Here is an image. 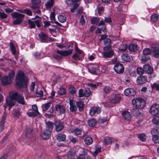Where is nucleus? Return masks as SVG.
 Masks as SVG:
<instances>
[{
	"label": "nucleus",
	"instance_id": "f257e3e1",
	"mask_svg": "<svg viewBox=\"0 0 159 159\" xmlns=\"http://www.w3.org/2000/svg\"><path fill=\"white\" fill-rule=\"evenodd\" d=\"M28 78L25 76L24 73L21 70L18 71L16 77V83L20 88H26Z\"/></svg>",
	"mask_w": 159,
	"mask_h": 159
},
{
	"label": "nucleus",
	"instance_id": "f03ea898",
	"mask_svg": "<svg viewBox=\"0 0 159 159\" xmlns=\"http://www.w3.org/2000/svg\"><path fill=\"white\" fill-rule=\"evenodd\" d=\"M36 18H37V20H34V18L28 20V22L29 24V27L30 28H34L35 27L36 25L38 27L40 26V22L41 21V18L38 16H35Z\"/></svg>",
	"mask_w": 159,
	"mask_h": 159
},
{
	"label": "nucleus",
	"instance_id": "7ed1b4c3",
	"mask_svg": "<svg viewBox=\"0 0 159 159\" xmlns=\"http://www.w3.org/2000/svg\"><path fill=\"white\" fill-rule=\"evenodd\" d=\"M132 103L134 107L139 108V109L143 108L145 106L144 101L140 98L133 99Z\"/></svg>",
	"mask_w": 159,
	"mask_h": 159
},
{
	"label": "nucleus",
	"instance_id": "20e7f679",
	"mask_svg": "<svg viewBox=\"0 0 159 159\" xmlns=\"http://www.w3.org/2000/svg\"><path fill=\"white\" fill-rule=\"evenodd\" d=\"M11 16L13 18H16L13 23L15 25H18L22 23V18L24 17V15L17 12H14L11 14Z\"/></svg>",
	"mask_w": 159,
	"mask_h": 159
},
{
	"label": "nucleus",
	"instance_id": "39448f33",
	"mask_svg": "<svg viewBox=\"0 0 159 159\" xmlns=\"http://www.w3.org/2000/svg\"><path fill=\"white\" fill-rule=\"evenodd\" d=\"M12 97L15 101H17L19 103L23 105L25 104L24 97L21 94H19L17 92L13 93L12 94Z\"/></svg>",
	"mask_w": 159,
	"mask_h": 159
},
{
	"label": "nucleus",
	"instance_id": "423d86ee",
	"mask_svg": "<svg viewBox=\"0 0 159 159\" xmlns=\"http://www.w3.org/2000/svg\"><path fill=\"white\" fill-rule=\"evenodd\" d=\"M149 112L151 115L155 116L159 112V104L155 103L151 107Z\"/></svg>",
	"mask_w": 159,
	"mask_h": 159
},
{
	"label": "nucleus",
	"instance_id": "0eeeda50",
	"mask_svg": "<svg viewBox=\"0 0 159 159\" xmlns=\"http://www.w3.org/2000/svg\"><path fill=\"white\" fill-rule=\"evenodd\" d=\"M115 71L120 74L122 73L124 71V67L123 65L120 63H117L114 67Z\"/></svg>",
	"mask_w": 159,
	"mask_h": 159
},
{
	"label": "nucleus",
	"instance_id": "6e6552de",
	"mask_svg": "<svg viewBox=\"0 0 159 159\" xmlns=\"http://www.w3.org/2000/svg\"><path fill=\"white\" fill-rule=\"evenodd\" d=\"M6 103L8 106L12 107L15 105L16 103L15 99H14L12 97V94L9 93V96L7 97L6 99Z\"/></svg>",
	"mask_w": 159,
	"mask_h": 159
},
{
	"label": "nucleus",
	"instance_id": "1a4fd4ad",
	"mask_svg": "<svg viewBox=\"0 0 159 159\" xmlns=\"http://www.w3.org/2000/svg\"><path fill=\"white\" fill-rule=\"evenodd\" d=\"M55 109L56 111L60 114H63L65 111V107L63 105L60 104H57L55 105Z\"/></svg>",
	"mask_w": 159,
	"mask_h": 159
},
{
	"label": "nucleus",
	"instance_id": "9d476101",
	"mask_svg": "<svg viewBox=\"0 0 159 159\" xmlns=\"http://www.w3.org/2000/svg\"><path fill=\"white\" fill-rule=\"evenodd\" d=\"M55 129L57 131H61L64 127V124L60 120H57L55 122Z\"/></svg>",
	"mask_w": 159,
	"mask_h": 159
},
{
	"label": "nucleus",
	"instance_id": "9b49d317",
	"mask_svg": "<svg viewBox=\"0 0 159 159\" xmlns=\"http://www.w3.org/2000/svg\"><path fill=\"white\" fill-rule=\"evenodd\" d=\"M101 109L99 107H93L89 111V114L91 116L97 115L101 112Z\"/></svg>",
	"mask_w": 159,
	"mask_h": 159
},
{
	"label": "nucleus",
	"instance_id": "f8f14e48",
	"mask_svg": "<svg viewBox=\"0 0 159 159\" xmlns=\"http://www.w3.org/2000/svg\"><path fill=\"white\" fill-rule=\"evenodd\" d=\"M73 50L70 49L67 50H58L57 52L63 56H68L72 53Z\"/></svg>",
	"mask_w": 159,
	"mask_h": 159
},
{
	"label": "nucleus",
	"instance_id": "ddd939ff",
	"mask_svg": "<svg viewBox=\"0 0 159 159\" xmlns=\"http://www.w3.org/2000/svg\"><path fill=\"white\" fill-rule=\"evenodd\" d=\"M52 130L45 129L43 131V134L41 135V138L43 139L47 140L51 136Z\"/></svg>",
	"mask_w": 159,
	"mask_h": 159
},
{
	"label": "nucleus",
	"instance_id": "4468645a",
	"mask_svg": "<svg viewBox=\"0 0 159 159\" xmlns=\"http://www.w3.org/2000/svg\"><path fill=\"white\" fill-rule=\"evenodd\" d=\"M124 93L126 96H133L135 95L136 92L134 89H127L124 91Z\"/></svg>",
	"mask_w": 159,
	"mask_h": 159
},
{
	"label": "nucleus",
	"instance_id": "2eb2a0df",
	"mask_svg": "<svg viewBox=\"0 0 159 159\" xmlns=\"http://www.w3.org/2000/svg\"><path fill=\"white\" fill-rule=\"evenodd\" d=\"M137 82L139 84H142L147 81V79L145 76L142 75L139 76L137 79Z\"/></svg>",
	"mask_w": 159,
	"mask_h": 159
},
{
	"label": "nucleus",
	"instance_id": "dca6fc26",
	"mask_svg": "<svg viewBox=\"0 0 159 159\" xmlns=\"http://www.w3.org/2000/svg\"><path fill=\"white\" fill-rule=\"evenodd\" d=\"M40 41L42 42H46L48 40V37L46 34L43 32H41L38 35Z\"/></svg>",
	"mask_w": 159,
	"mask_h": 159
},
{
	"label": "nucleus",
	"instance_id": "f3484780",
	"mask_svg": "<svg viewBox=\"0 0 159 159\" xmlns=\"http://www.w3.org/2000/svg\"><path fill=\"white\" fill-rule=\"evenodd\" d=\"M143 69L144 71L148 74H151L153 71L152 67L148 64H145L144 66Z\"/></svg>",
	"mask_w": 159,
	"mask_h": 159
},
{
	"label": "nucleus",
	"instance_id": "a211bd4d",
	"mask_svg": "<svg viewBox=\"0 0 159 159\" xmlns=\"http://www.w3.org/2000/svg\"><path fill=\"white\" fill-rule=\"evenodd\" d=\"M114 54V52L112 50L109 52H104L102 53L103 57L105 58H111Z\"/></svg>",
	"mask_w": 159,
	"mask_h": 159
},
{
	"label": "nucleus",
	"instance_id": "6ab92c4d",
	"mask_svg": "<svg viewBox=\"0 0 159 159\" xmlns=\"http://www.w3.org/2000/svg\"><path fill=\"white\" fill-rule=\"evenodd\" d=\"M11 82L12 80L7 76H4L2 79V83L4 85L9 84L11 83Z\"/></svg>",
	"mask_w": 159,
	"mask_h": 159
},
{
	"label": "nucleus",
	"instance_id": "aec40b11",
	"mask_svg": "<svg viewBox=\"0 0 159 159\" xmlns=\"http://www.w3.org/2000/svg\"><path fill=\"white\" fill-rule=\"evenodd\" d=\"M70 111L72 112H75L77 109L75 103L73 101L70 100Z\"/></svg>",
	"mask_w": 159,
	"mask_h": 159
},
{
	"label": "nucleus",
	"instance_id": "412c9836",
	"mask_svg": "<svg viewBox=\"0 0 159 159\" xmlns=\"http://www.w3.org/2000/svg\"><path fill=\"white\" fill-rule=\"evenodd\" d=\"M6 118V114L5 112H4L2 116V120L0 122V129L1 131H2L4 129V127L5 122Z\"/></svg>",
	"mask_w": 159,
	"mask_h": 159
},
{
	"label": "nucleus",
	"instance_id": "4be33fe9",
	"mask_svg": "<svg viewBox=\"0 0 159 159\" xmlns=\"http://www.w3.org/2000/svg\"><path fill=\"white\" fill-rule=\"evenodd\" d=\"M33 129L31 128H28L26 129L25 136L27 138H30L33 135Z\"/></svg>",
	"mask_w": 159,
	"mask_h": 159
},
{
	"label": "nucleus",
	"instance_id": "5701e85b",
	"mask_svg": "<svg viewBox=\"0 0 159 159\" xmlns=\"http://www.w3.org/2000/svg\"><path fill=\"white\" fill-rule=\"evenodd\" d=\"M123 117L125 120H129L131 118V116L129 112L127 111H125L122 113Z\"/></svg>",
	"mask_w": 159,
	"mask_h": 159
},
{
	"label": "nucleus",
	"instance_id": "b1692460",
	"mask_svg": "<svg viewBox=\"0 0 159 159\" xmlns=\"http://www.w3.org/2000/svg\"><path fill=\"white\" fill-rule=\"evenodd\" d=\"M120 97L119 94L116 95L114 98L111 100V102L113 103H116L119 102L120 99Z\"/></svg>",
	"mask_w": 159,
	"mask_h": 159
},
{
	"label": "nucleus",
	"instance_id": "393cba45",
	"mask_svg": "<svg viewBox=\"0 0 159 159\" xmlns=\"http://www.w3.org/2000/svg\"><path fill=\"white\" fill-rule=\"evenodd\" d=\"M138 47L137 45L134 44H130L129 45L128 48L130 52H134L138 50Z\"/></svg>",
	"mask_w": 159,
	"mask_h": 159
},
{
	"label": "nucleus",
	"instance_id": "a878e982",
	"mask_svg": "<svg viewBox=\"0 0 159 159\" xmlns=\"http://www.w3.org/2000/svg\"><path fill=\"white\" fill-rule=\"evenodd\" d=\"M97 123V121L94 119H90L88 121V124L89 126L91 127L95 126Z\"/></svg>",
	"mask_w": 159,
	"mask_h": 159
},
{
	"label": "nucleus",
	"instance_id": "bb28decb",
	"mask_svg": "<svg viewBox=\"0 0 159 159\" xmlns=\"http://www.w3.org/2000/svg\"><path fill=\"white\" fill-rule=\"evenodd\" d=\"M76 152L75 150H70L67 153V157L70 159H73L75 158Z\"/></svg>",
	"mask_w": 159,
	"mask_h": 159
},
{
	"label": "nucleus",
	"instance_id": "cd10ccee",
	"mask_svg": "<svg viewBox=\"0 0 159 159\" xmlns=\"http://www.w3.org/2000/svg\"><path fill=\"white\" fill-rule=\"evenodd\" d=\"M66 136L65 134H60L57 135V139L59 142L64 141L65 140Z\"/></svg>",
	"mask_w": 159,
	"mask_h": 159
},
{
	"label": "nucleus",
	"instance_id": "c85d7f7f",
	"mask_svg": "<svg viewBox=\"0 0 159 159\" xmlns=\"http://www.w3.org/2000/svg\"><path fill=\"white\" fill-rule=\"evenodd\" d=\"M50 19L51 20V22H52V21H53V22L57 24V25L59 26H61V24L58 23L57 21H56L55 20V13L54 12H52L51 13L50 15Z\"/></svg>",
	"mask_w": 159,
	"mask_h": 159
},
{
	"label": "nucleus",
	"instance_id": "c756f323",
	"mask_svg": "<svg viewBox=\"0 0 159 159\" xmlns=\"http://www.w3.org/2000/svg\"><path fill=\"white\" fill-rule=\"evenodd\" d=\"M152 122L154 124L157 125L158 128H159V116H155L152 120Z\"/></svg>",
	"mask_w": 159,
	"mask_h": 159
},
{
	"label": "nucleus",
	"instance_id": "7c9ffc66",
	"mask_svg": "<svg viewBox=\"0 0 159 159\" xmlns=\"http://www.w3.org/2000/svg\"><path fill=\"white\" fill-rule=\"evenodd\" d=\"M139 108L135 107L132 110L133 115L135 116H139L140 115V112L139 111Z\"/></svg>",
	"mask_w": 159,
	"mask_h": 159
},
{
	"label": "nucleus",
	"instance_id": "2f4dec72",
	"mask_svg": "<svg viewBox=\"0 0 159 159\" xmlns=\"http://www.w3.org/2000/svg\"><path fill=\"white\" fill-rule=\"evenodd\" d=\"M76 105L80 111H81L83 110L84 105L83 102L81 101L77 102H76Z\"/></svg>",
	"mask_w": 159,
	"mask_h": 159
},
{
	"label": "nucleus",
	"instance_id": "473e14b6",
	"mask_svg": "<svg viewBox=\"0 0 159 159\" xmlns=\"http://www.w3.org/2000/svg\"><path fill=\"white\" fill-rule=\"evenodd\" d=\"M51 102H49L43 104L42 106V110L43 112L46 111L51 106Z\"/></svg>",
	"mask_w": 159,
	"mask_h": 159
},
{
	"label": "nucleus",
	"instance_id": "72a5a7b5",
	"mask_svg": "<svg viewBox=\"0 0 159 159\" xmlns=\"http://www.w3.org/2000/svg\"><path fill=\"white\" fill-rule=\"evenodd\" d=\"M85 144L87 145L91 144L93 142L92 138L90 137H86L84 140Z\"/></svg>",
	"mask_w": 159,
	"mask_h": 159
},
{
	"label": "nucleus",
	"instance_id": "f704fd0d",
	"mask_svg": "<svg viewBox=\"0 0 159 159\" xmlns=\"http://www.w3.org/2000/svg\"><path fill=\"white\" fill-rule=\"evenodd\" d=\"M53 3V0H48L45 4V6L47 9H49L52 7Z\"/></svg>",
	"mask_w": 159,
	"mask_h": 159
},
{
	"label": "nucleus",
	"instance_id": "c9c22d12",
	"mask_svg": "<svg viewBox=\"0 0 159 159\" xmlns=\"http://www.w3.org/2000/svg\"><path fill=\"white\" fill-rule=\"evenodd\" d=\"M39 114V112H30L27 113V115L30 117H34L36 116H38Z\"/></svg>",
	"mask_w": 159,
	"mask_h": 159
},
{
	"label": "nucleus",
	"instance_id": "e433bc0d",
	"mask_svg": "<svg viewBox=\"0 0 159 159\" xmlns=\"http://www.w3.org/2000/svg\"><path fill=\"white\" fill-rule=\"evenodd\" d=\"M152 55L156 58H159V49H155L152 50Z\"/></svg>",
	"mask_w": 159,
	"mask_h": 159
},
{
	"label": "nucleus",
	"instance_id": "4c0bfd02",
	"mask_svg": "<svg viewBox=\"0 0 159 159\" xmlns=\"http://www.w3.org/2000/svg\"><path fill=\"white\" fill-rule=\"evenodd\" d=\"M122 60L126 62L129 61L130 60V57L127 54H124L121 56Z\"/></svg>",
	"mask_w": 159,
	"mask_h": 159
},
{
	"label": "nucleus",
	"instance_id": "58836bf2",
	"mask_svg": "<svg viewBox=\"0 0 159 159\" xmlns=\"http://www.w3.org/2000/svg\"><path fill=\"white\" fill-rule=\"evenodd\" d=\"M112 142V140L110 138H107L104 139L103 140V144L105 146H107L111 144Z\"/></svg>",
	"mask_w": 159,
	"mask_h": 159
},
{
	"label": "nucleus",
	"instance_id": "ea45409f",
	"mask_svg": "<svg viewBox=\"0 0 159 159\" xmlns=\"http://www.w3.org/2000/svg\"><path fill=\"white\" fill-rule=\"evenodd\" d=\"M53 124L51 122L48 121L46 123V129H47L51 130H52L53 128Z\"/></svg>",
	"mask_w": 159,
	"mask_h": 159
},
{
	"label": "nucleus",
	"instance_id": "a19ab883",
	"mask_svg": "<svg viewBox=\"0 0 159 159\" xmlns=\"http://www.w3.org/2000/svg\"><path fill=\"white\" fill-rule=\"evenodd\" d=\"M111 90V88L108 86H106L103 89V91L106 94H109Z\"/></svg>",
	"mask_w": 159,
	"mask_h": 159
},
{
	"label": "nucleus",
	"instance_id": "79ce46f5",
	"mask_svg": "<svg viewBox=\"0 0 159 159\" xmlns=\"http://www.w3.org/2000/svg\"><path fill=\"white\" fill-rule=\"evenodd\" d=\"M58 18L59 21L61 23H64L66 21V17L62 15H59L58 16Z\"/></svg>",
	"mask_w": 159,
	"mask_h": 159
},
{
	"label": "nucleus",
	"instance_id": "37998d69",
	"mask_svg": "<svg viewBox=\"0 0 159 159\" xmlns=\"http://www.w3.org/2000/svg\"><path fill=\"white\" fill-rule=\"evenodd\" d=\"M58 92V94L60 95H63L66 93V89L62 87L60 88Z\"/></svg>",
	"mask_w": 159,
	"mask_h": 159
},
{
	"label": "nucleus",
	"instance_id": "c03bdc74",
	"mask_svg": "<svg viewBox=\"0 0 159 159\" xmlns=\"http://www.w3.org/2000/svg\"><path fill=\"white\" fill-rule=\"evenodd\" d=\"M138 137L142 141H145L146 140V135L144 134H139L138 135Z\"/></svg>",
	"mask_w": 159,
	"mask_h": 159
},
{
	"label": "nucleus",
	"instance_id": "a18cd8bd",
	"mask_svg": "<svg viewBox=\"0 0 159 159\" xmlns=\"http://www.w3.org/2000/svg\"><path fill=\"white\" fill-rule=\"evenodd\" d=\"M151 133L153 137L158 135L159 134L158 129L155 128L152 129L151 131Z\"/></svg>",
	"mask_w": 159,
	"mask_h": 159
},
{
	"label": "nucleus",
	"instance_id": "49530a36",
	"mask_svg": "<svg viewBox=\"0 0 159 159\" xmlns=\"http://www.w3.org/2000/svg\"><path fill=\"white\" fill-rule=\"evenodd\" d=\"M84 92L85 93V97H89L91 95V91L89 88H85L84 90Z\"/></svg>",
	"mask_w": 159,
	"mask_h": 159
},
{
	"label": "nucleus",
	"instance_id": "de8ad7c7",
	"mask_svg": "<svg viewBox=\"0 0 159 159\" xmlns=\"http://www.w3.org/2000/svg\"><path fill=\"white\" fill-rule=\"evenodd\" d=\"M127 45L126 44L121 45L119 48V49L121 51H125L127 48Z\"/></svg>",
	"mask_w": 159,
	"mask_h": 159
},
{
	"label": "nucleus",
	"instance_id": "09e8293b",
	"mask_svg": "<svg viewBox=\"0 0 159 159\" xmlns=\"http://www.w3.org/2000/svg\"><path fill=\"white\" fill-rule=\"evenodd\" d=\"M10 46L12 54L14 55L15 54L16 52V50L14 45L11 42L10 43Z\"/></svg>",
	"mask_w": 159,
	"mask_h": 159
},
{
	"label": "nucleus",
	"instance_id": "8fccbe9b",
	"mask_svg": "<svg viewBox=\"0 0 159 159\" xmlns=\"http://www.w3.org/2000/svg\"><path fill=\"white\" fill-rule=\"evenodd\" d=\"M151 52L149 48H146L144 49L143 51V55H149Z\"/></svg>",
	"mask_w": 159,
	"mask_h": 159
},
{
	"label": "nucleus",
	"instance_id": "3c124183",
	"mask_svg": "<svg viewBox=\"0 0 159 159\" xmlns=\"http://www.w3.org/2000/svg\"><path fill=\"white\" fill-rule=\"evenodd\" d=\"M69 93L73 95L75 93L76 91L75 88L72 86H69L68 88Z\"/></svg>",
	"mask_w": 159,
	"mask_h": 159
},
{
	"label": "nucleus",
	"instance_id": "603ef678",
	"mask_svg": "<svg viewBox=\"0 0 159 159\" xmlns=\"http://www.w3.org/2000/svg\"><path fill=\"white\" fill-rule=\"evenodd\" d=\"M151 18L152 21L155 22L158 20V16L157 14H154L151 16Z\"/></svg>",
	"mask_w": 159,
	"mask_h": 159
},
{
	"label": "nucleus",
	"instance_id": "864d4df0",
	"mask_svg": "<svg viewBox=\"0 0 159 159\" xmlns=\"http://www.w3.org/2000/svg\"><path fill=\"white\" fill-rule=\"evenodd\" d=\"M21 12L26 13L29 16H32V11L29 9H25L20 11Z\"/></svg>",
	"mask_w": 159,
	"mask_h": 159
},
{
	"label": "nucleus",
	"instance_id": "5fc2aeb1",
	"mask_svg": "<svg viewBox=\"0 0 159 159\" xmlns=\"http://www.w3.org/2000/svg\"><path fill=\"white\" fill-rule=\"evenodd\" d=\"M12 114L16 117H18L20 115L19 110L17 109H14Z\"/></svg>",
	"mask_w": 159,
	"mask_h": 159
},
{
	"label": "nucleus",
	"instance_id": "6e6d98bb",
	"mask_svg": "<svg viewBox=\"0 0 159 159\" xmlns=\"http://www.w3.org/2000/svg\"><path fill=\"white\" fill-rule=\"evenodd\" d=\"M149 58V57L147 55H143L142 57L141 60L144 63L148 60Z\"/></svg>",
	"mask_w": 159,
	"mask_h": 159
},
{
	"label": "nucleus",
	"instance_id": "4d7b16f0",
	"mask_svg": "<svg viewBox=\"0 0 159 159\" xmlns=\"http://www.w3.org/2000/svg\"><path fill=\"white\" fill-rule=\"evenodd\" d=\"M15 75V73L13 70H11L9 73L8 77L11 80H12V79L14 78Z\"/></svg>",
	"mask_w": 159,
	"mask_h": 159
},
{
	"label": "nucleus",
	"instance_id": "13d9d810",
	"mask_svg": "<svg viewBox=\"0 0 159 159\" xmlns=\"http://www.w3.org/2000/svg\"><path fill=\"white\" fill-rule=\"evenodd\" d=\"M84 92V90L83 89H80L79 91V97L80 98L85 96V93Z\"/></svg>",
	"mask_w": 159,
	"mask_h": 159
},
{
	"label": "nucleus",
	"instance_id": "bf43d9fd",
	"mask_svg": "<svg viewBox=\"0 0 159 159\" xmlns=\"http://www.w3.org/2000/svg\"><path fill=\"white\" fill-rule=\"evenodd\" d=\"M79 5L77 3H75L73 5V8L70 9V11L72 12H75V10L78 7Z\"/></svg>",
	"mask_w": 159,
	"mask_h": 159
},
{
	"label": "nucleus",
	"instance_id": "052dcab7",
	"mask_svg": "<svg viewBox=\"0 0 159 159\" xmlns=\"http://www.w3.org/2000/svg\"><path fill=\"white\" fill-rule=\"evenodd\" d=\"M66 2L68 6L73 5L75 2L72 0H66Z\"/></svg>",
	"mask_w": 159,
	"mask_h": 159
},
{
	"label": "nucleus",
	"instance_id": "680f3d73",
	"mask_svg": "<svg viewBox=\"0 0 159 159\" xmlns=\"http://www.w3.org/2000/svg\"><path fill=\"white\" fill-rule=\"evenodd\" d=\"M99 21L98 18H93L91 20V23L93 24H96L98 23Z\"/></svg>",
	"mask_w": 159,
	"mask_h": 159
},
{
	"label": "nucleus",
	"instance_id": "e2e57ef3",
	"mask_svg": "<svg viewBox=\"0 0 159 159\" xmlns=\"http://www.w3.org/2000/svg\"><path fill=\"white\" fill-rule=\"evenodd\" d=\"M111 39L108 38L105 39L104 41V44L106 46L109 45L111 44Z\"/></svg>",
	"mask_w": 159,
	"mask_h": 159
},
{
	"label": "nucleus",
	"instance_id": "0e129e2a",
	"mask_svg": "<svg viewBox=\"0 0 159 159\" xmlns=\"http://www.w3.org/2000/svg\"><path fill=\"white\" fill-rule=\"evenodd\" d=\"M151 86L153 89L159 90V85L157 83H154L152 84H151Z\"/></svg>",
	"mask_w": 159,
	"mask_h": 159
},
{
	"label": "nucleus",
	"instance_id": "69168bd1",
	"mask_svg": "<svg viewBox=\"0 0 159 159\" xmlns=\"http://www.w3.org/2000/svg\"><path fill=\"white\" fill-rule=\"evenodd\" d=\"M7 16V14H5L3 11H0V17L2 19H5Z\"/></svg>",
	"mask_w": 159,
	"mask_h": 159
},
{
	"label": "nucleus",
	"instance_id": "338daca9",
	"mask_svg": "<svg viewBox=\"0 0 159 159\" xmlns=\"http://www.w3.org/2000/svg\"><path fill=\"white\" fill-rule=\"evenodd\" d=\"M4 10L7 13H10L13 11V8H11L5 6L4 8Z\"/></svg>",
	"mask_w": 159,
	"mask_h": 159
},
{
	"label": "nucleus",
	"instance_id": "774afa93",
	"mask_svg": "<svg viewBox=\"0 0 159 159\" xmlns=\"http://www.w3.org/2000/svg\"><path fill=\"white\" fill-rule=\"evenodd\" d=\"M152 140L156 143H159V136L158 135L153 137Z\"/></svg>",
	"mask_w": 159,
	"mask_h": 159
}]
</instances>
